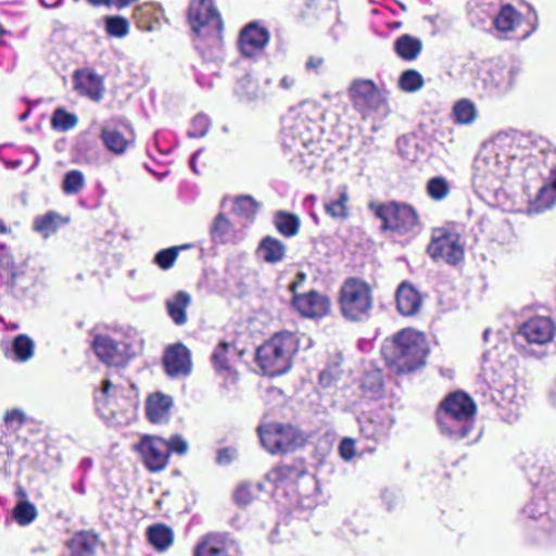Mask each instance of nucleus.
<instances>
[{"mask_svg": "<svg viewBox=\"0 0 556 556\" xmlns=\"http://www.w3.org/2000/svg\"><path fill=\"white\" fill-rule=\"evenodd\" d=\"M430 353L427 336L413 327L387 337L381 346L386 365L397 375L412 374L425 366Z\"/></svg>", "mask_w": 556, "mask_h": 556, "instance_id": "nucleus-1", "label": "nucleus"}, {"mask_svg": "<svg viewBox=\"0 0 556 556\" xmlns=\"http://www.w3.org/2000/svg\"><path fill=\"white\" fill-rule=\"evenodd\" d=\"M476 414L475 400L465 391L457 390L443 397L435 408L434 417L441 434L459 441L472 432Z\"/></svg>", "mask_w": 556, "mask_h": 556, "instance_id": "nucleus-2", "label": "nucleus"}, {"mask_svg": "<svg viewBox=\"0 0 556 556\" xmlns=\"http://www.w3.org/2000/svg\"><path fill=\"white\" fill-rule=\"evenodd\" d=\"M299 350V338L291 331H279L264 341L255 352V363L262 372L277 377L288 372Z\"/></svg>", "mask_w": 556, "mask_h": 556, "instance_id": "nucleus-3", "label": "nucleus"}, {"mask_svg": "<svg viewBox=\"0 0 556 556\" xmlns=\"http://www.w3.org/2000/svg\"><path fill=\"white\" fill-rule=\"evenodd\" d=\"M337 304L345 321H366L371 317L375 308L374 289L361 277H348L338 290Z\"/></svg>", "mask_w": 556, "mask_h": 556, "instance_id": "nucleus-4", "label": "nucleus"}, {"mask_svg": "<svg viewBox=\"0 0 556 556\" xmlns=\"http://www.w3.org/2000/svg\"><path fill=\"white\" fill-rule=\"evenodd\" d=\"M368 210L381 220V230L395 236H409L420 227V215L409 203L391 200L386 203L371 201Z\"/></svg>", "mask_w": 556, "mask_h": 556, "instance_id": "nucleus-5", "label": "nucleus"}, {"mask_svg": "<svg viewBox=\"0 0 556 556\" xmlns=\"http://www.w3.org/2000/svg\"><path fill=\"white\" fill-rule=\"evenodd\" d=\"M262 445L270 454H287L304 446L306 438L289 422H268L257 427Z\"/></svg>", "mask_w": 556, "mask_h": 556, "instance_id": "nucleus-6", "label": "nucleus"}, {"mask_svg": "<svg viewBox=\"0 0 556 556\" xmlns=\"http://www.w3.org/2000/svg\"><path fill=\"white\" fill-rule=\"evenodd\" d=\"M242 356V350L226 341L218 343L211 355L216 378L220 380L219 393L222 396H227L237 390L239 372L236 365Z\"/></svg>", "mask_w": 556, "mask_h": 556, "instance_id": "nucleus-7", "label": "nucleus"}, {"mask_svg": "<svg viewBox=\"0 0 556 556\" xmlns=\"http://www.w3.org/2000/svg\"><path fill=\"white\" fill-rule=\"evenodd\" d=\"M427 253L435 262L459 264L465 256L460 233L451 227L433 228Z\"/></svg>", "mask_w": 556, "mask_h": 556, "instance_id": "nucleus-8", "label": "nucleus"}, {"mask_svg": "<svg viewBox=\"0 0 556 556\" xmlns=\"http://www.w3.org/2000/svg\"><path fill=\"white\" fill-rule=\"evenodd\" d=\"M548 504L544 497H533L525 506L523 514L538 522L530 527L533 543L551 544L556 541V525L546 516Z\"/></svg>", "mask_w": 556, "mask_h": 556, "instance_id": "nucleus-9", "label": "nucleus"}, {"mask_svg": "<svg viewBox=\"0 0 556 556\" xmlns=\"http://www.w3.org/2000/svg\"><path fill=\"white\" fill-rule=\"evenodd\" d=\"M144 465L150 471L163 470L169 459V447L167 441L156 435H144L136 445Z\"/></svg>", "mask_w": 556, "mask_h": 556, "instance_id": "nucleus-10", "label": "nucleus"}, {"mask_svg": "<svg viewBox=\"0 0 556 556\" xmlns=\"http://www.w3.org/2000/svg\"><path fill=\"white\" fill-rule=\"evenodd\" d=\"M349 94L354 109L364 116L378 111L386 102L371 80H355L349 90Z\"/></svg>", "mask_w": 556, "mask_h": 556, "instance_id": "nucleus-11", "label": "nucleus"}, {"mask_svg": "<svg viewBox=\"0 0 556 556\" xmlns=\"http://www.w3.org/2000/svg\"><path fill=\"white\" fill-rule=\"evenodd\" d=\"M270 39L267 28L257 22H251L241 28L238 49L243 58L253 59L263 53Z\"/></svg>", "mask_w": 556, "mask_h": 556, "instance_id": "nucleus-12", "label": "nucleus"}, {"mask_svg": "<svg viewBox=\"0 0 556 556\" xmlns=\"http://www.w3.org/2000/svg\"><path fill=\"white\" fill-rule=\"evenodd\" d=\"M293 308L304 318L320 319L331 312V300L316 290L295 294L291 300Z\"/></svg>", "mask_w": 556, "mask_h": 556, "instance_id": "nucleus-13", "label": "nucleus"}, {"mask_svg": "<svg viewBox=\"0 0 556 556\" xmlns=\"http://www.w3.org/2000/svg\"><path fill=\"white\" fill-rule=\"evenodd\" d=\"M518 334L529 344L545 345L553 341L556 325L548 316H532L519 326Z\"/></svg>", "mask_w": 556, "mask_h": 556, "instance_id": "nucleus-14", "label": "nucleus"}, {"mask_svg": "<svg viewBox=\"0 0 556 556\" xmlns=\"http://www.w3.org/2000/svg\"><path fill=\"white\" fill-rule=\"evenodd\" d=\"M188 22L195 49L205 54V41L208 36V0H191L188 9Z\"/></svg>", "mask_w": 556, "mask_h": 556, "instance_id": "nucleus-15", "label": "nucleus"}, {"mask_svg": "<svg viewBox=\"0 0 556 556\" xmlns=\"http://www.w3.org/2000/svg\"><path fill=\"white\" fill-rule=\"evenodd\" d=\"M93 350L99 359L108 366H124L128 358V345L125 342H117L109 336H97L93 340Z\"/></svg>", "mask_w": 556, "mask_h": 556, "instance_id": "nucleus-16", "label": "nucleus"}, {"mask_svg": "<svg viewBox=\"0 0 556 556\" xmlns=\"http://www.w3.org/2000/svg\"><path fill=\"white\" fill-rule=\"evenodd\" d=\"M163 364L169 377L188 376L192 368L190 351L181 343L170 345L164 353Z\"/></svg>", "mask_w": 556, "mask_h": 556, "instance_id": "nucleus-17", "label": "nucleus"}, {"mask_svg": "<svg viewBox=\"0 0 556 556\" xmlns=\"http://www.w3.org/2000/svg\"><path fill=\"white\" fill-rule=\"evenodd\" d=\"M123 394L124 387L122 384L114 383L110 379H105L102 382V388L94 397L97 409L102 418L110 420L117 415L119 405L116 402V397Z\"/></svg>", "mask_w": 556, "mask_h": 556, "instance_id": "nucleus-18", "label": "nucleus"}, {"mask_svg": "<svg viewBox=\"0 0 556 556\" xmlns=\"http://www.w3.org/2000/svg\"><path fill=\"white\" fill-rule=\"evenodd\" d=\"M307 475L306 463L295 458L291 463H280L268 472V480L276 486L295 483Z\"/></svg>", "mask_w": 556, "mask_h": 556, "instance_id": "nucleus-19", "label": "nucleus"}, {"mask_svg": "<svg viewBox=\"0 0 556 556\" xmlns=\"http://www.w3.org/2000/svg\"><path fill=\"white\" fill-rule=\"evenodd\" d=\"M395 302L397 312L405 317L415 316L422 305V296L409 282L403 281L396 289Z\"/></svg>", "mask_w": 556, "mask_h": 556, "instance_id": "nucleus-20", "label": "nucleus"}, {"mask_svg": "<svg viewBox=\"0 0 556 556\" xmlns=\"http://www.w3.org/2000/svg\"><path fill=\"white\" fill-rule=\"evenodd\" d=\"M75 89L83 96L99 102L104 94L103 79L90 70H80L74 73Z\"/></svg>", "mask_w": 556, "mask_h": 556, "instance_id": "nucleus-21", "label": "nucleus"}, {"mask_svg": "<svg viewBox=\"0 0 556 556\" xmlns=\"http://www.w3.org/2000/svg\"><path fill=\"white\" fill-rule=\"evenodd\" d=\"M556 203V166L552 167L536 195L530 201V211L540 213L551 208Z\"/></svg>", "mask_w": 556, "mask_h": 556, "instance_id": "nucleus-22", "label": "nucleus"}, {"mask_svg": "<svg viewBox=\"0 0 556 556\" xmlns=\"http://www.w3.org/2000/svg\"><path fill=\"white\" fill-rule=\"evenodd\" d=\"M258 257L267 264H277L282 262L287 255L286 244L273 236H265L256 249Z\"/></svg>", "mask_w": 556, "mask_h": 556, "instance_id": "nucleus-23", "label": "nucleus"}, {"mask_svg": "<svg viewBox=\"0 0 556 556\" xmlns=\"http://www.w3.org/2000/svg\"><path fill=\"white\" fill-rule=\"evenodd\" d=\"M172 406L173 399L170 396L156 392L151 394L147 400V416L153 424L165 422L168 419Z\"/></svg>", "mask_w": 556, "mask_h": 556, "instance_id": "nucleus-24", "label": "nucleus"}, {"mask_svg": "<svg viewBox=\"0 0 556 556\" xmlns=\"http://www.w3.org/2000/svg\"><path fill=\"white\" fill-rule=\"evenodd\" d=\"M521 14L513 4L507 3L502 5L494 16L493 25L497 31L507 34L514 31L521 24Z\"/></svg>", "mask_w": 556, "mask_h": 556, "instance_id": "nucleus-25", "label": "nucleus"}, {"mask_svg": "<svg viewBox=\"0 0 556 556\" xmlns=\"http://www.w3.org/2000/svg\"><path fill=\"white\" fill-rule=\"evenodd\" d=\"M211 556H241V548L229 533H214L211 534Z\"/></svg>", "mask_w": 556, "mask_h": 556, "instance_id": "nucleus-26", "label": "nucleus"}, {"mask_svg": "<svg viewBox=\"0 0 556 556\" xmlns=\"http://www.w3.org/2000/svg\"><path fill=\"white\" fill-rule=\"evenodd\" d=\"M190 302L191 298L186 291H178L173 298L166 300L167 313L176 325L181 326L187 323L186 309Z\"/></svg>", "mask_w": 556, "mask_h": 556, "instance_id": "nucleus-27", "label": "nucleus"}, {"mask_svg": "<svg viewBox=\"0 0 556 556\" xmlns=\"http://www.w3.org/2000/svg\"><path fill=\"white\" fill-rule=\"evenodd\" d=\"M421 50V40L409 34H404L394 41V51L404 61L416 60Z\"/></svg>", "mask_w": 556, "mask_h": 556, "instance_id": "nucleus-28", "label": "nucleus"}, {"mask_svg": "<svg viewBox=\"0 0 556 556\" xmlns=\"http://www.w3.org/2000/svg\"><path fill=\"white\" fill-rule=\"evenodd\" d=\"M273 223L277 231L285 238L295 237L301 228L300 217L287 211L276 212L273 217Z\"/></svg>", "mask_w": 556, "mask_h": 556, "instance_id": "nucleus-29", "label": "nucleus"}, {"mask_svg": "<svg viewBox=\"0 0 556 556\" xmlns=\"http://www.w3.org/2000/svg\"><path fill=\"white\" fill-rule=\"evenodd\" d=\"M147 536L150 544L159 552L166 551L174 543L173 530L163 523L150 526L147 530Z\"/></svg>", "mask_w": 556, "mask_h": 556, "instance_id": "nucleus-30", "label": "nucleus"}, {"mask_svg": "<svg viewBox=\"0 0 556 556\" xmlns=\"http://www.w3.org/2000/svg\"><path fill=\"white\" fill-rule=\"evenodd\" d=\"M338 198L325 203V212L332 218L345 219L349 216V192L348 186L341 185L337 189Z\"/></svg>", "mask_w": 556, "mask_h": 556, "instance_id": "nucleus-31", "label": "nucleus"}, {"mask_svg": "<svg viewBox=\"0 0 556 556\" xmlns=\"http://www.w3.org/2000/svg\"><path fill=\"white\" fill-rule=\"evenodd\" d=\"M263 491L261 483L253 484L250 482H241L235 490L232 498L239 507H247L252 504Z\"/></svg>", "mask_w": 556, "mask_h": 556, "instance_id": "nucleus-32", "label": "nucleus"}, {"mask_svg": "<svg viewBox=\"0 0 556 556\" xmlns=\"http://www.w3.org/2000/svg\"><path fill=\"white\" fill-rule=\"evenodd\" d=\"M98 539L91 533L77 534L71 544L72 556H94Z\"/></svg>", "mask_w": 556, "mask_h": 556, "instance_id": "nucleus-33", "label": "nucleus"}, {"mask_svg": "<svg viewBox=\"0 0 556 556\" xmlns=\"http://www.w3.org/2000/svg\"><path fill=\"white\" fill-rule=\"evenodd\" d=\"M526 475L529 481L534 485H547L551 481V467H545L539 462H530L525 466Z\"/></svg>", "mask_w": 556, "mask_h": 556, "instance_id": "nucleus-34", "label": "nucleus"}, {"mask_svg": "<svg viewBox=\"0 0 556 556\" xmlns=\"http://www.w3.org/2000/svg\"><path fill=\"white\" fill-rule=\"evenodd\" d=\"M361 435L374 443L380 441L386 434V426L382 421L375 420L374 418H365L361 421Z\"/></svg>", "mask_w": 556, "mask_h": 556, "instance_id": "nucleus-35", "label": "nucleus"}, {"mask_svg": "<svg viewBox=\"0 0 556 556\" xmlns=\"http://www.w3.org/2000/svg\"><path fill=\"white\" fill-rule=\"evenodd\" d=\"M102 140L105 147L115 154H122L126 151L128 141L125 139L122 132L116 129L103 128Z\"/></svg>", "mask_w": 556, "mask_h": 556, "instance_id": "nucleus-36", "label": "nucleus"}, {"mask_svg": "<svg viewBox=\"0 0 556 556\" xmlns=\"http://www.w3.org/2000/svg\"><path fill=\"white\" fill-rule=\"evenodd\" d=\"M453 116L456 124H471L476 119L477 111L471 101L462 99L455 103Z\"/></svg>", "mask_w": 556, "mask_h": 556, "instance_id": "nucleus-37", "label": "nucleus"}, {"mask_svg": "<svg viewBox=\"0 0 556 556\" xmlns=\"http://www.w3.org/2000/svg\"><path fill=\"white\" fill-rule=\"evenodd\" d=\"M425 85L422 75L413 68L404 71L399 78V87L402 91L413 93Z\"/></svg>", "mask_w": 556, "mask_h": 556, "instance_id": "nucleus-38", "label": "nucleus"}, {"mask_svg": "<svg viewBox=\"0 0 556 556\" xmlns=\"http://www.w3.org/2000/svg\"><path fill=\"white\" fill-rule=\"evenodd\" d=\"M258 210L257 202L251 195H239L235 199L232 212L248 219L254 218Z\"/></svg>", "mask_w": 556, "mask_h": 556, "instance_id": "nucleus-39", "label": "nucleus"}, {"mask_svg": "<svg viewBox=\"0 0 556 556\" xmlns=\"http://www.w3.org/2000/svg\"><path fill=\"white\" fill-rule=\"evenodd\" d=\"M450 184L446 178L442 176H435L427 182V194L433 201H441L445 199L450 193Z\"/></svg>", "mask_w": 556, "mask_h": 556, "instance_id": "nucleus-40", "label": "nucleus"}, {"mask_svg": "<svg viewBox=\"0 0 556 556\" xmlns=\"http://www.w3.org/2000/svg\"><path fill=\"white\" fill-rule=\"evenodd\" d=\"M35 344L26 334H18L13 341V351L16 359L26 362L34 355Z\"/></svg>", "mask_w": 556, "mask_h": 556, "instance_id": "nucleus-41", "label": "nucleus"}, {"mask_svg": "<svg viewBox=\"0 0 556 556\" xmlns=\"http://www.w3.org/2000/svg\"><path fill=\"white\" fill-rule=\"evenodd\" d=\"M78 123L75 114L66 112L64 109H56L52 115L51 124L54 129L67 131L74 128Z\"/></svg>", "mask_w": 556, "mask_h": 556, "instance_id": "nucleus-42", "label": "nucleus"}, {"mask_svg": "<svg viewBox=\"0 0 556 556\" xmlns=\"http://www.w3.org/2000/svg\"><path fill=\"white\" fill-rule=\"evenodd\" d=\"M85 186V176L80 170H70L65 174L62 189L66 194H76Z\"/></svg>", "mask_w": 556, "mask_h": 556, "instance_id": "nucleus-43", "label": "nucleus"}, {"mask_svg": "<svg viewBox=\"0 0 556 556\" xmlns=\"http://www.w3.org/2000/svg\"><path fill=\"white\" fill-rule=\"evenodd\" d=\"M105 29L114 37H125L129 31V22L122 16H109L105 18Z\"/></svg>", "mask_w": 556, "mask_h": 556, "instance_id": "nucleus-44", "label": "nucleus"}, {"mask_svg": "<svg viewBox=\"0 0 556 556\" xmlns=\"http://www.w3.org/2000/svg\"><path fill=\"white\" fill-rule=\"evenodd\" d=\"M13 515H14L15 520L20 525L26 526V525L30 523L36 518L37 510H36L35 505H33L31 503L20 502L13 510Z\"/></svg>", "mask_w": 556, "mask_h": 556, "instance_id": "nucleus-45", "label": "nucleus"}, {"mask_svg": "<svg viewBox=\"0 0 556 556\" xmlns=\"http://www.w3.org/2000/svg\"><path fill=\"white\" fill-rule=\"evenodd\" d=\"M187 245L181 247H172L168 249L161 250L156 253L154 257V262L162 268L168 269L173 266L174 262L178 256V252L182 249H186Z\"/></svg>", "mask_w": 556, "mask_h": 556, "instance_id": "nucleus-46", "label": "nucleus"}, {"mask_svg": "<svg viewBox=\"0 0 556 556\" xmlns=\"http://www.w3.org/2000/svg\"><path fill=\"white\" fill-rule=\"evenodd\" d=\"M207 130L208 117L205 114H199L192 119L188 135L192 138H200L205 136Z\"/></svg>", "mask_w": 556, "mask_h": 556, "instance_id": "nucleus-47", "label": "nucleus"}, {"mask_svg": "<svg viewBox=\"0 0 556 556\" xmlns=\"http://www.w3.org/2000/svg\"><path fill=\"white\" fill-rule=\"evenodd\" d=\"M231 230V224L230 222L225 217L224 214H218L215 217L214 226H213V235L216 238L219 239L220 242H224L226 240V236L229 235Z\"/></svg>", "mask_w": 556, "mask_h": 556, "instance_id": "nucleus-48", "label": "nucleus"}, {"mask_svg": "<svg viewBox=\"0 0 556 556\" xmlns=\"http://www.w3.org/2000/svg\"><path fill=\"white\" fill-rule=\"evenodd\" d=\"M206 151L205 149H199L190 160V166L192 170L200 175L206 170Z\"/></svg>", "mask_w": 556, "mask_h": 556, "instance_id": "nucleus-49", "label": "nucleus"}, {"mask_svg": "<svg viewBox=\"0 0 556 556\" xmlns=\"http://www.w3.org/2000/svg\"><path fill=\"white\" fill-rule=\"evenodd\" d=\"M56 214L55 213H48L43 216L37 217L35 220L34 228L39 232H48L51 230H54V222H55Z\"/></svg>", "mask_w": 556, "mask_h": 556, "instance_id": "nucleus-50", "label": "nucleus"}, {"mask_svg": "<svg viewBox=\"0 0 556 556\" xmlns=\"http://www.w3.org/2000/svg\"><path fill=\"white\" fill-rule=\"evenodd\" d=\"M169 447V455L172 453H176L180 456L185 455L188 452V442L179 434H175L170 437L169 440H166Z\"/></svg>", "mask_w": 556, "mask_h": 556, "instance_id": "nucleus-51", "label": "nucleus"}, {"mask_svg": "<svg viewBox=\"0 0 556 556\" xmlns=\"http://www.w3.org/2000/svg\"><path fill=\"white\" fill-rule=\"evenodd\" d=\"M237 456V450L231 446H227L217 451L215 460L218 466L225 467L230 465Z\"/></svg>", "mask_w": 556, "mask_h": 556, "instance_id": "nucleus-52", "label": "nucleus"}, {"mask_svg": "<svg viewBox=\"0 0 556 556\" xmlns=\"http://www.w3.org/2000/svg\"><path fill=\"white\" fill-rule=\"evenodd\" d=\"M216 31L217 40L223 45L224 21L222 14L211 4V29Z\"/></svg>", "mask_w": 556, "mask_h": 556, "instance_id": "nucleus-53", "label": "nucleus"}, {"mask_svg": "<svg viewBox=\"0 0 556 556\" xmlns=\"http://www.w3.org/2000/svg\"><path fill=\"white\" fill-rule=\"evenodd\" d=\"M339 452L344 460H351L355 456V441L351 438H344L339 445Z\"/></svg>", "mask_w": 556, "mask_h": 556, "instance_id": "nucleus-54", "label": "nucleus"}, {"mask_svg": "<svg viewBox=\"0 0 556 556\" xmlns=\"http://www.w3.org/2000/svg\"><path fill=\"white\" fill-rule=\"evenodd\" d=\"M325 66V59L319 55L308 56L305 63V70L309 73L320 74Z\"/></svg>", "mask_w": 556, "mask_h": 556, "instance_id": "nucleus-55", "label": "nucleus"}, {"mask_svg": "<svg viewBox=\"0 0 556 556\" xmlns=\"http://www.w3.org/2000/svg\"><path fill=\"white\" fill-rule=\"evenodd\" d=\"M3 419L8 425L16 424L17 426H22L26 421V416L23 410L14 408L12 410H8Z\"/></svg>", "mask_w": 556, "mask_h": 556, "instance_id": "nucleus-56", "label": "nucleus"}, {"mask_svg": "<svg viewBox=\"0 0 556 556\" xmlns=\"http://www.w3.org/2000/svg\"><path fill=\"white\" fill-rule=\"evenodd\" d=\"M306 279V275L302 271H299L296 274V278L294 281L291 282V285L289 286V290L291 291L292 293V296L295 295V294H300L298 292V289L300 288V286L303 283V281Z\"/></svg>", "mask_w": 556, "mask_h": 556, "instance_id": "nucleus-57", "label": "nucleus"}, {"mask_svg": "<svg viewBox=\"0 0 556 556\" xmlns=\"http://www.w3.org/2000/svg\"><path fill=\"white\" fill-rule=\"evenodd\" d=\"M208 539L204 536L194 549V556H208Z\"/></svg>", "mask_w": 556, "mask_h": 556, "instance_id": "nucleus-58", "label": "nucleus"}, {"mask_svg": "<svg viewBox=\"0 0 556 556\" xmlns=\"http://www.w3.org/2000/svg\"><path fill=\"white\" fill-rule=\"evenodd\" d=\"M91 5L99 7L102 4L110 5L112 3V0H87Z\"/></svg>", "mask_w": 556, "mask_h": 556, "instance_id": "nucleus-59", "label": "nucleus"}, {"mask_svg": "<svg viewBox=\"0 0 556 556\" xmlns=\"http://www.w3.org/2000/svg\"><path fill=\"white\" fill-rule=\"evenodd\" d=\"M16 278H17V275L16 273H13L10 277V279L8 280V285L10 287H14L16 285Z\"/></svg>", "mask_w": 556, "mask_h": 556, "instance_id": "nucleus-60", "label": "nucleus"}, {"mask_svg": "<svg viewBox=\"0 0 556 556\" xmlns=\"http://www.w3.org/2000/svg\"><path fill=\"white\" fill-rule=\"evenodd\" d=\"M135 0H118V7H125L134 2Z\"/></svg>", "mask_w": 556, "mask_h": 556, "instance_id": "nucleus-61", "label": "nucleus"}, {"mask_svg": "<svg viewBox=\"0 0 556 556\" xmlns=\"http://www.w3.org/2000/svg\"><path fill=\"white\" fill-rule=\"evenodd\" d=\"M549 399H551L552 404L556 407V392L555 391L551 392Z\"/></svg>", "mask_w": 556, "mask_h": 556, "instance_id": "nucleus-62", "label": "nucleus"}, {"mask_svg": "<svg viewBox=\"0 0 556 556\" xmlns=\"http://www.w3.org/2000/svg\"><path fill=\"white\" fill-rule=\"evenodd\" d=\"M3 232H5V226L0 220V233H3Z\"/></svg>", "mask_w": 556, "mask_h": 556, "instance_id": "nucleus-63", "label": "nucleus"}, {"mask_svg": "<svg viewBox=\"0 0 556 556\" xmlns=\"http://www.w3.org/2000/svg\"><path fill=\"white\" fill-rule=\"evenodd\" d=\"M4 34H5V29L0 24V37L3 36Z\"/></svg>", "mask_w": 556, "mask_h": 556, "instance_id": "nucleus-64", "label": "nucleus"}]
</instances>
